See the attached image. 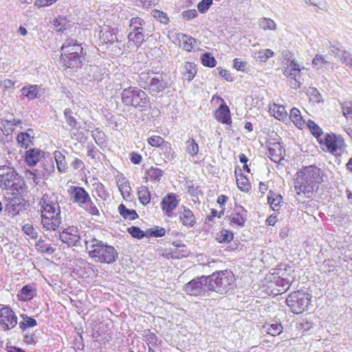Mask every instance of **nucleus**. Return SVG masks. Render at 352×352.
<instances>
[{"label":"nucleus","instance_id":"1","mask_svg":"<svg viewBox=\"0 0 352 352\" xmlns=\"http://www.w3.org/2000/svg\"><path fill=\"white\" fill-rule=\"evenodd\" d=\"M324 173L315 165L302 167L294 178V190L299 196L311 198L316 188L324 181Z\"/></svg>","mask_w":352,"mask_h":352},{"label":"nucleus","instance_id":"2","mask_svg":"<svg viewBox=\"0 0 352 352\" xmlns=\"http://www.w3.org/2000/svg\"><path fill=\"white\" fill-rule=\"evenodd\" d=\"M86 52L76 39L66 38L60 47L59 63L65 69L81 68L85 60Z\"/></svg>","mask_w":352,"mask_h":352},{"label":"nucleus","instance_id":"3","mask_svg":"<svg viewBox=\"0 0 352 352\" xmlns=\"http://www.w3.org/2000/svg\"><path fill=\"white\" fill-rule=\"evenodd\" d=\"M294 280L286 265L280 264L274 270V272L266 275L263 280V287L268 295L278 296L286 292Z\"/></svg>","mask_w":352,"mask_h":352},{"label":"nucleus","instance_id":"4","mask_svg":"<svg viewBox=\"0 0 352 352\" xmlns=\"http://www.w3.org/2000/svg\"><path fill=\"white\" fill-rule=\"evenodd\" d=\"M41 224L47 230H56L60 226L62 219L60 208L57 201L51 200L47 195L41 199Z\"/></svg>","mask_w":352,"mask_h":352},{"label":"nucleus","instance_id":"5","mask_svg":"<svg viewBox=\"0 0 352 352\" xmlns=\"http://www.w3.org/2000/svg\"><path fill=\"white\" fill-rule=\"evenodd\" d=\"M122 103L127 107L140 111L146 110L151 105L148 95L142 89L135 86H129L122 89L120 94Z\"/></svg>","mask_w":352,"mask_h":352},{"label":"nucleus","instance_id":"6","mask_svg":"<svg viewBox=\"0 0 352 352\" xmlns=\"http://www.w3.org/2000/svg\"><path fill=\"white\" fill-rule=\"evenodd\" d=\"M91 242L92 244L88 254L95 262L111 264L117 260L118 253L113 246L104 244L96 239H93Z\"/></svg>","mask_w":352,"mask_h":352},{"label":"nucleus","instance_id":"7","mask_svg":"<svg viewBox=\"0 0 352 352\" xmlns=\"http://www.w3.org/2000/svg\"><path fill=\"white\" fill-rule=\"evenodd\" d=\"M3 172L0 174V188L2 190L16 192L27 191L28 186L19 174L10 167L0 168Z\"/></svg>","mask_w":352,"mask_h":352},{"label":"nucleus","instance_id":"8","mask_svg":"<svg viewBox=\"0 0 352 352\" xmlns=\"http://www.w3.org/2000/svg\"><path fill=\"white\" fill-rule=\"evenodd\" d=\"M207 277L208 278V289L218 293L226 292L232 289L236 280L232 272L228 270L213 272Z\"/></svg>","mask_w":352,"mask_h":352},{"label":"nucleus","instance_id":"9","mask_svg":"<svg viewBox=\"0 0 352 352\" xmlns=\"http://www.w3.org/2000/svg\"><path fill=\"white\" fill-rule=\"evenodd\" d=\"M320 148L334 156H340L345 151L346 144L344 137L333 132L327 133L320 140Z\"/></svg>","mask_w":352,"mask_h":352},{"label":"nucleus","instance_id":"10","mask_svg":"<svg viewBox=\"0 0 352 352\" xmlns=\"http://www.w3.org/2000/svg\"><path fill=\"white\" fill-rule=\"evenodd\" d=\"M311 296L302 289L294 291L286 298L287 306L292 312L300 314L307 310L311 302Z\"/></svg>","mask_w":352,"mask_h":352},{"label":"nucleus","instance_id":"11","mask_svg":"<svg viewBox=\"0 0 352 352\" xmlns=\"http://www.w3.org/2000/svg\"><path fill=\"white\" fill-rule=\"evenodd\" d=\"M266 154L275 163H280L284 159L285 149L280 138H270L267 140Z\"/></svg>","mask_w":352,"mask_h":352},{"label":"nucleus","instance_id":"12","mask_svg":"<svg viewBox=\"0 0 352 352\" xmlns=\"http://www.w3.org/2000/svg\"><path fill=\"white\" fill-rule=\"evenodd\" d=\"M208 277L202 276L196 279H192L184 285L183 289L190 296H201L205 294L208 289Z\"/></svg>","mask_w":352,"mask_h":352},{"label":"nucleus","instance_id":"13","mask_svg":"<svg viewBox=\"0 0 352 352\" xmlns=\"http://www.w3.org/2000/svg\"><path fill=\"white\" fill-rule=\"evenodd\" d=\"M148 144L153 148H160L165 158L171 160L175 158V153L172 148L170 142L166 141L160 135H153L147 139Z\"/></svg>","mask_w":352,"mask_h":352},{"label":"nucleus","instance_id":"14","mask_svg":"<svg viewBox=\"0 0 352 352\" xmlns=\"http://www.w3.org/2000/svg\"><path fill=\"white\" fill-rule=\"evenodd\" d=\"M173 248H165L162 250V256L168 259H181L190 254V250L183 243H173Z\"/></svg>","mask_w":352,"mask_h":352},{"label":"nucleus","instance_id":"15","mask_svg":"<svg viewBox=\"0 0 352 352\" xmlns=\"http://www.w3.org/2000/svg\"><path fill=\"white\" fill-rule=\"evenodd\" d=\"M17 324V316L8 306L0 309V329L8 331L13 329Z\"/></svg>","mask_w":352,"mask_h":352},{"label":"nucleus","instance_id":"16","mask_svg":"<svg viewBox=\"0 0 352 352\" xmlns=\"http://www.w3.org/2000/svg\"><path fill=\"white\" fill-rule=\"evenodd\" d=\"M179 196L175 193L169 192L166 194L160 203L163 214L167 217H172L174 211L179 204Z\"/></svg>","mask_w":352,"mask_h":352},{"label":"nucleus","instance_id":"17","mask_svg":"<svg viewBox=\"0 0 352 352\" xmlns=\"http://www.w3.org/2000/svg\"><path fill=\"white\" fill-rule=\"evenodd\" d=\"M248 219V211L241 206L236 205L228 216L229 224L234 228H243Z\"/></svg>","mask_w":352,"mask_h":352},{"label":"nucleus","instance_id":"18","mask_svg":"<svg viewBox=\"0 0 352 352\" xmlns=\"http://www.w3.org/2000/svg\"><path fill=\"white\" fill-rule=\"evenodd\" d=\"M60 239L69 246L76 245L80 240V231L76 226H68L60 233Z\"/></svg>","mask_w":352,"mask_h":352},{"label":"nucleus","instance_id":"19","mask_svg":"<svg viewBox=\"0 0 352 352\" xmlns=\"http://www.w3.org/2000/svg\"><path fill=\"white\" fill-rule=\"evenodd\" d=\"M68 193L74 203L82 205L90 201L89 193L82 187L72 186L68 189Z\"/></svg>","mask_w":352,"mask_h":352},{"label":"nucleus","instance_id":"20","mask_svg":"<svg viewBox=\"0 0 352 352\" xmlns=\"http://www.w3.org/2000/svg\"><path fill=\"white\" fill-rule=\"evenodd\" d=\"M177 214L179 220L184 226L192 228L196 225L197 218L189 208L182 206Z\"/></svg>","mask_w":352,"mask_h":352},{"label":"nucleus","instance_id":"21","mask_svg":"<svg viewBox=\"0 0 352 352\" xmlns=\"http://www.w3.org/2000/svg\"><path fill=\"white\" fill-rule=\"evenodd\" d=\"M175 41L184 51L188 52L193 51L198 45V41L197 39L181 32L176 34Z\"/></svg>","mask_w":352,"mask_h":352},{"label":"nucleus","instance_id":"22","mask_svg":"<svg viewBox=\"0 0 352 352\" xmlns=\"http://www.w3.org/2000/svg\"><path fill=\"white\" fill-rule=\"evenodd\" d=\"M216 120L223 124L231 125L232 118L230 108L226 102L221 103L214 112Z\"/></svg>","mask_w":352,"mask_h":352},{"label":"nucleus","instance_id":"23","mask_svg":"<svg viewBox=\"0 0 352 352\" xmlns=\"http://www.w3.org/2000/svg\"><path fill=\"white\" fill-rule=\"evenodd\" d=\"M116 182L123 199L125 200H131L132 197V190L129 180L121 174L116 176Z\"/></svg>","mask_w":352,"mask_h":352},{"label":"nucleus","instance_id":"24","mask_svg":"<svg viewBox=\"0 0 352 352\" xmlns=\"http://www.w3.org/2000/svg\"><path fill=\"white\" fill-rule=\"evenodd\" d=\"M302 69L296 61L292 60L288 65L284 67L283 74L287 78L294 79L297 83L296 86L299 87L300 83L298 78H300V72Z\"/></svg>","mask_w":352,"mask_h":352},{"label":"nucleus","instance_id":"25","mask_svg":"<svg viewBox=\"0 0 352 352\" xmlns=\"http://www.w3.org/2000/svg\"><path fill=\"white\" fill-rule=\"evenodd\" d=\"M236 183L240 190L248 192L251 190V184L249 179L242 173L240 167H236L234 170Z\"/></svg>","mask_w":352,"mask_h":352},{"label":"nucleus","instance_id":"26","mask_svg":"<svg viewBox=\"0 0 352 352\" xmlns=\"http://www.w3.org/2000/svg\"><path fill=\"white\" fill-rule=\"evenodd\" d=\"M36 295V287L34 284H28L22 287L17 294L19 301L26 302L32 300Z\"/></svg>","mask_w":352,"mask_h":352},{"label":"nucleus","instance_id":"27","mask_svg":"<svg viewBox=\"0 0 352 352\" xmlns=\"http://www.w3.org/2000/svg\"><path fill=\"white\" fill-rule=\"evenodd\" d=\"M144 32H129L127 36V47L129 49L138 48L145 41Z\"/></svg>","mask_w":352,"mask_h":352},{"label":"nucleus","instance_id":"28","mask_svg":"<svg viewBox=\"0 0 352 352\" xmlns=\"http://www.w3.org/2000/svg\"><path fill=\"white\" fill-rule=\"evenodd\" d=\"M27 191L16 192L13 190L11 192L12 198H10V202L8 204L10 208H21L25 206V200L24 197L26 195Z\"/></svg>","mask_w":352,"mask_h":352},{"label":"nucleus","instance_id":"29","mask_svg":"<svg viewBox=\"0 0 352 352\" xmlns=\"http://www.w3.org/2000/svg\"><path fill=\"white\" fill-rule=\"evenodd\" d=\"M99 38L102 43L107 45H113L118 41V38L113 28L110 27L102 30Z\"/></svg>","mask_w":352,"mask_h":352},{"label":"nucleus","instance_id":"30","mask_svg":"<svg viewBox=\"0 0 352 352\" xmlns=\"http://www.w3.org/2000/svg\"><path fill=\"white\" fill-rule=\"evenodd\" d=\"M164 175V171L155 166H151L145 171V175L143 177V181L144 183H148L149 181L153 182H159L161 177Z\"/></svg>","mask_w":352,"mask_h":352},{"label":"nucleus","instance_id":"31","mask_svg":"<svg viewBox=\"0 0 352 352\" xmlns=\"http://www.w3.org/2000/svg\"><path fill=\"white\" fill-rule=\"evenodd\" d=\"M270 113L278 120H285L287 118V112L285 106L276 103L269 104Z\"/></svg>","mask_w":352,"mask_h":352},{"label":"nucleus","instance_id":"32","mask_svg":"<svg viewBox=\"0 0 352 352\" xmlns=\"http://www.w3.org/2000/svg\"><path fill=\"white\" fill-rule=\"evenodd\" d=\"M289 119L299 129H303L306 126L307 121L303 118L298 108L294 107L290 110Z\"/></svg>","mask_w":352,"mask_h":352},{"label":"nucleus","instance_id":"33","mask_svg":"<svg viewBox=\"0 0 352 352\" xmlns=\"http://www.w3.org/2000/svg\"><path fill=\"white\" fill-rule=\"evenodd\" d=\"M167 87V82L164 81L162 78L160 79L154 77L151 78V83H149L146 89L151 93L158 94L164 91Z\"/></svg>","mask_w":352,"mask_h":352},{"label":"nucleus","instance_id":"34","mask_svg":"<svg viewBox=\"0 0 352 352\" xmlns=\"http://www.w3.org/2000/svg\"><path fill=\"white\" fill-rule=\"evenodd\" d=\"M197 73V68L192 62H185L183 67L182 78L184 80L190 82Z\"/></svg>","mask_w":352,"mask_h":352},{"label":"nucleus","instance_id":"35","mask_svg":"<svg viewBox=\"0 0 352 352\" xmlns=\"http://www.w3.org/2000/svg\"><path fill=\"white\" fill-rule=\"evenodd\" d=\"M52 25L58 32L63 33L70 28V22L66 16H58L55 18Z\"/></svg>","mask_w":352,"mask_h":352},{"label":"nucleus","instance_id":"36","mask_svg":"<svg viewBox=\"0 0 352 352\" xmlns=\"http://www.w3.org/2000/svg\"><path fill=\"white\" fill-rule=\"evenodd\" d=\"M41 87L37 85L24 86L21 91L22 95L28 100H34L38 97Z\"/></svg>","mask_w":352,"mask_h":352},{"label":"nucleus","instance_id":"37","mask_svg":"<svg viewBox=\"0 0 352 352\" xmlns=\"http://www.w3.org/2000/svg\"><path fill=\"white\" fill-rule=\"evenodd\" d=\"M34 137L27 132H21L17 135L16 140L19 146L23 148H28L33 144Z\"/></svg>","mask_w":352,"mask_h":352},{"label":"nucleus","instance_id":"38","mask_svg":"<svg viewBox=\"0 0 352 352\" xmlns=\"http://www.w3.org/2000/svg\"><path fill=\"white\" fill-rule=\"evenodd\" d=\"M306 126L309 128L311 134L316 138L318 144L320 140L324 138L322 129L313 120H309L306 122Z\"/></svg>","mask_w":352,"mask_h":352},{"label":"nucleus","instance_id":"39","mask_svg":"<svg viewBox=\"0 0 352 352\" xmlns=\"http://www.w3.org/2000/svg\"><path fill=\"white\" fill-rule=\"evenodd\" d=\"M119 214L124 219L129 220H134L138 217V214L135 210L128 209L126 206L121 204L118 208Z\"/></svg>","mask_w":352,"mask_h":352},{"label":"nucleus","instance_id":"40","mask_svg":"<svg viewBox=\"0 0 352 352\" xmlns=\"http://www.w3.org/2000/svg\"><path fill=\"white\" fill-rule=\"evenodd\" d=\"M145 24L144 20L139 16L133 17L129 21L130 32H144V25Z\"/></svg>","mask_w":352,"mask_h":352},{"label":"nucleus","instance_id":"41","mask_svg":"<svg viewBox=\"0 0 352 352\" xmlns=\"http://www.w3.org/2000/svg\"><path fill=\"white\" fill-rule=\"evenodd\" d=\"M41 151L38 149H30L26 152L25 162L29 166H34L40 160Z\"/></svg>","mask_w":352,"mask_h":352},{"label":"nucleus","instance_id":"42","mask_svg":"<svg viewBox=\"0 0 352 352\" xmlns=\"http://www.w3.org/2000/svg\"><path fill=\"white\" fill-rule=\"evenodd\" d=\"M54 157L55 159L56 166L59 172H65L67 168V163L66 162L65 156L60 151H56L54 153Z\"/></svg>","mask_w":352,"mask_h":352},{"label":"nucleus","instance_id":"43","mask_svg":"<svg viewBox=\"0 0 352 352\" xmlns=\"http://www.w3.org/2000/svg\"><path fill=\"white\" fill-rule=\"evenodd\" d=\"M138 196L140 202L146 206L151 201V192L148 188L145 186H142L138 188Z\"/></svg>","mask_w":352,"mask_h":352},{"label":"nucleus","instance_id":"44","mask_svg":"<svg viewBox=\"0 0 352 352\" xmlns=\"http://www.w3.org/2000/svg\"><path fill=\"white\" fill-rule=\"evenodd\" d=\"M263 328L266 329V332L272 336H278L283 331V327L280 322L265 324Z\"/></svg>","mask_w":352,"mask_h":352},{"label":"nucleus","instance_id":"45","mask_svg":"<svg viewBox=\"0 0 352 352\" xmlns=\"http://www.w3.org/2000/svg\"><path fill=\"white\" fill-rule=\"evenodd\" d=\"M35 248L37 252L43 254H52L54 248L51 245L47 244L45 240L39 239L35 244Z\"/></svg>","mask_w":352,"mask_h":352},{"label":"nucleus","instance_id":"46","mask_svg":"<svg viewBox=\"0 0 352 352\" xmlns=\"http://www.w3.org/2000/svg\"><path fill=\"white\" fill-rule=\"evenodd\" d=\"M234 234L226 229L219 231L217 234L216 239L219 243H229L233 240Z\"/></svg>","mask_w":352,"mask_h":352},{"label":"nucleus","instance_id":"47","mask_svg":"<svg viewBox=\"0 0 352 352\" xmlns=\"http://www.w3.org/2000/svg\"><path fill=\"white\" fill-rule=\"evenodd\" d=\"M283 202V197L280 195L272 194L268 197V203L274 211H278Z\"/></svg>","mask_w":352,"mask_h":352},{"label":"nucleus","instance_id":"48","mask_svg":"<svg viewBox=\"0 0 352 352\" xmlns=\"http://www.w3.org/2000/svg\"><path fill=\"white\" fill-rule=\"evenodd\" d=\"M201 62L204 67H214L217 65V60L209 52H206L201 56Z\"/></svg>","mask_w":352,"mask_h":352},{"label":"nucleus","instance_id":"49","mask_svg":"<svg viewBox=\"0 0 352 352\" xmlns=\"http://www.w3.org/2000/svg\"><path fill=\"white\" fill-rule=\"evenodd\" d=\"M152 73L151 70H148L147 72H142L139 74L138 82L144 89H146L149 83H151V74Z\"/></svg>","mask_w":352,"mask_h":352},{"label":"nucleus","instance_id":"50","mask_svg":"<svg viewBox=\"0 0 352 352\" xmlns=\"http://www.w3.org/2000/svg\"><path fill=\"white\" fill-rule=\"evenodd\" d=\"M259 26L264 30H275L276 29V23L270 18H262L259 21Z\"/></svg>","mask_w":352,"mask_h":352},{"label":"nucleus","instance_id":"51","mask_svg":"<svg viewBox=\"0 0 352 352\" xmlns=\"http://www.w3.org/2000/svg\"><path fill=\"white\" fill-rule=\"evenodd\" d=\"M274 52L270 50H262L255 54V58L260 62H266L270 58L274 56Z\"/></svg>","mask_w":352,"mask_h":352},{"label":"nucleus","instance_id":"52","mask_svg":"<svg viewBox=\"0 0 352 352\" xmlns=\"http://www.w3.org/2000/svg\"><path fill=\"white\" fill-rule=\"evenodd\" d=\"M186 152L192 155L195 156L198 154L199 148L195 140L192 138L188 139L186 141Z\"/></svg>","mask_w":352,"mask_h":352},{"label":"nucleus","instance_id":"53","mask_svg":"<svg viewBox=\"0 0 352 352\" xmlns=\"http://www.w3.org/2000/svg\"><path fill=\"white\" fill-rule=\"evenodd\" d=\"M127 232L133 237L138 239H142L144 236L147 237L146 231L144 232L140 228L132 226L127 228Z\"/></svg>","mask_w":352,"mask_h":352},{"label":"nucleus","instance_id":"54","mask_svg":"<svg viewBox=\"0 0 352 352\" xmlns=\"http://www.w3.org/2000/svg\"><path fill=\"white\" fill-rule=\"evenodd\" d=\"M85 210L91 216L98 217L100 216V212L96 204L91 201L86 202L85 204H82Z\"/></svg>","mask_w":352,"mask_h":352},{"label":"nucleus","instance_id":"55","mask_svg":"<svg viewBox=\"0 0 352 352\" xmlns=\"http://www.w3.org/2000/svg\"><path fill=\"white\" fill-rule=\"evenodd\" d=\"M147 237H162L166 234V230L162 227L155 226L146 230Z\"/></svg>","mask_w":352,"mask_h":352},{"label":"nucleus","instance_id":"56","mask_svg":"<svg viewBox=\"0 0 352 352\" xmlns=\"http://www.w3.org/2000/svg\"><path fill=\"white\" fill-rule=\"evenodd\" d=\"M152 15L155 19L164 24H168L170 21L166 13L162 10H153L152 11Z\"/></svg>","mask_w":352,"mask_h":352},{"label":"nucleus","instance_id":"57","mask_svg":"<svg viewBox=\"0 0 352 352\" xmlns=\"http://www.w3.org/2000/svg\"><path fill=\"white\" fill-rule=\"evenodd\" d=\"M342 111L347 120L352 118V102L345 101L341 104Z\"/></svg>","mask_w":352,"mask_h":352},{"label":"nucleus","instance_id":"58","mask_svg":"<svg viewBox=\"0 0 352 352\" xmlns=\"http://www.w3.org/2000/svg\"><path fill=\"white\" fill-rule=\"evenodd\" d=\"M22 230L32 239H35L38 236V232L32 224H25L22 227Z\"/></svg>","mask_w":352,"mask_h":352},{"label":"nucleus","instance_id":"59","mask_svg":"<svg viewBox=\"0 0 352 352\" xmlns=\"http://www.w3.org/2000/svg\"><path fill=\"white\" fill-rule=\"evenodd\" d=\"M14 130V128L10 120H4L1 122V131L3 135H9L13 133Z\"/></svg>","mask_w":352,"mask_h":352},{"label":"nucleus","instance_id":"60","mask_svg":"<svg viewBox=\"0 0 352 352\" xmlns=\"http://www.w3.org/2000/svg\"><path fill=\"white\" fill-rule=\"evenodd\" d=\"M24 321L20 322V327L25 330L28 327H33L37 325L36 320L31 317L25 316L23 317Z\"/></svg>","mask_w":352,"mask_h":352},{"label":"nucleus","instance_id":"61","mask_svg":"<svg viewBox=\"0 0 352 352\" xmlns=\"http://www.w3.org/2000/svg\"><path fill=\"white\" fill-rule=\"evenodd\" d=\"M212 4V0H201L197 4V9L201 13H205Z\"/></svg>","mask_w":352,"mask_h":352},{"label":"nucleus","instance_id":"62","mask_svg":"<svg viewBox=\"0 0 352 352\" xmlns=\"http://www.w3.org/2000/svg\"><path fill=\"white\" fill-rule=\"evenodd\" d=\"M182 16L184 20L190 21L197 16V12L195 9L187 10L182 12Z\"/></svg>","mask_w":352,"mask_h":352},{"label":"nucleus","instance_id":"63","mask_svg":"<svg viewBox=\"0 0 352 352\" xmlns=\"http://www.w3.org/2000/svg\"><path fill=\"white\" fill-rule=\"evenodd\" d=\"M25 176L28 180H32L34 186L37 185L40 182L39 179H41V177H38L35 173L30 170L25 171Z\"/></svg>","mask_w":352,"mask_h":352},{"label":"nucleus","instance_id":"64","mask_svg":"<svg viewBox=\"0 0 352 352\" xmlns=\"http://www.w3.org/2000/svg\"><path fill=\"white\" fill-rule=\"evenodd\" d=\"M69 113H70V110L69 109H66L64 111V115H65L66 121L69 126H71L72 127H75L77 124L76 120L75 119L74 117L69 115Z\"/></svg>","mask_w":352,"mask_h":352}]
</instances>
